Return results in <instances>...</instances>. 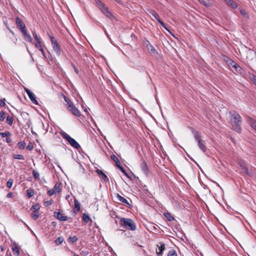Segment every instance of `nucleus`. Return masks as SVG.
I'll return each instance as SVG.
<instances>
[{
	"instance_id": "f257e3e1",
	"label": "nucleus",
	"mask_w": 256,
	"mask_h": 256,
	"mask_svg": "<svg viewBox=\"0 0 256 256\" xmlns=\"http://www.w3.org/2000/svg\"><path fill=\"white\" fill-rule=\"evenodd\" d=\"M231 115L230 121L233 128L237 132L241 131L240 124H242V118L240 114L235 112H230Z\"/></svg>"
},
{
	"instance_id": "f03ea898",
	"label": "nucleus",
	"mask_w": 256,
	"mask_h": 256,
	"mask_svg": "<svg viewBox=\"0 0 256 256\" xmlns=\"http://www.w3.org/2000/svg\"><path fill=\"white\" fill-rule=\"evenodd\" d=\"M120 222L121 224L128 230H134L136 229L134 222L130 218H122Z\"/></svg>"
},
{
	"instance_id": "7ed1b4c3",
	"label": "nucleus",
	"mask_w": 256,
	"mask_h": 256,
	"mask_svg": "<svg viewBox=\"0 0 256 256\" xmlns=\"http://www.w3.org/2000/svg\"><path fill=\"white\" fill-rule=\"evenodd\" d=\"M64 100L66 102L68 111L72 114L79 116L80 114V112L78 109L74 105L73 103L66 97L64 98Z\"/></svg>"
},
{
	"instance_id": "20e7f679",
	"label": "nucleus",
	"mask_w": 256,
	"mask_h": 256,
	"mask_svg": "<svg viewBox=\"0 0 256 256\" xmlns=\"http://www.w3.org/2000/svg\"><path fill=\"white\" fill-rule=\"evenodd\" d=\"M194 138L198 142V145L199 148L204 152L206 150V146L204 144V142L203 140L198 132H194Z\"/></svg>"
},
{
	"instance_id": "39448f33",
	"label": "nucleus",
	"mask_w": 256,
	"mask_h": 256,
	"mask_svg": "<svg viewBox=\"0 0 256 256\" xmlns=\"http://www.w3.org/2000/svg\"><path fill=\"white\" fill-rule=\"evenodd\" d=\"M62 135L64 138H65L72 146L77 149L80 148V144L68 134L66 132H64Z\"/></svg>"
},
{
	"instance_id": "423d86ee",
	"label": "nucleus",
	"mask_w": 256,
	"mask_h": 256,
	"mask_svg": "<svg viewBox=\"0 0 256 256\" xmlns=\"http://www.w3.org/2000/svg\"><path fill=\"white\" fill-rule=\"evenodd\" d=\"M238 163L242 170V173L250 176H251L252 174V172H249L248 169L247 167V164L244 160H238Z\"/></svg>"
},
{
	"instance_id": "0eeeda50",
	"label": "nucleus",
	"mask_w": 256,
	"mask_h": 256,
	"mask_svg": "<svg viewBox=\"0 0 256 256\" xmlns=\"http://www.w3.org/2000/svg\"><path fill=\"white\" fill-rule=\"evenodd\" d=\"M50 39L53 50L58 55L60 54V46L56 40H55L54 37L50 36Z\"/></svg>"
},
{
	"instance_id": "6e6552de",
	"label": "nucleus",
	"mask_w": 256,
	"mask_h": 256,
	"mask_svg": "<svg viewBox=\"0 0 256 256\" xmlns=\"http://www.w3.org/2000/svg\"><path fill=\"white\" fill-rule=\"evenodd\" d=\"M97 4L99 8L102 12L108 17H110L112 16L111 12L109 11L108 8L106 7L102 2H98Z\"/></svg>"
},
{
	"instance_id": "1a4fd4ad",
	"label": "nucleus",
	"mask_w": 256,
	"mask_h": 256,
	"mask_svg": "<svg viewBox=\"0 0 256 256\" xmlns=\"http://www.w3.org/2000/svg\"><path fill=\"white\" fill-rule=\"evenodd\" d=\"M60 191V184L58 183L56 184L52 189L48 191V194L50 196L58 193Z\"/></svg>"
},
{
	"instance_id": "9d476101",
	"label": "nucleus",
	"mask_w": 256,
	"mask_h": 256,
	"mask_svg": "<svg viewBox=\"0 0 256 256\" xmlns=\"http://www.w3.org/2000/svg\"><path fill=\"white\" fill-rule=\"evenodd\" d=\"M24 90H25L26 92L28 95V97H29L30 99V100L34 104H38V102L34 94V93H32L30 90H29L27 88H24Z\"/></svg>"
},
{
	"instance_id": "9b49d317",
	"label": "nucleus",
	"mask_w": 256,
	"mask_h": 256,
	"mask_svg": "<svg viewBox=\"0 0 256 256\" xmlns=\"http://www.w3.org/2000/svg\"><path fill=\"white\" fill-rule=\"evenodd\" d=\"M16 22L17 26L20 28L22 33L24 31H26L25 24L19 18H16Z\"/></svg>"
},
{
	"instance_id": "f8f14e48",
	"label": "nucleus",
	"mask_w": 256,
	"mask_h": 256,
	"mask_svg": "<svg viewBox=\"0 0 256 256\" xmlns=\"http://www.w3.org/2000/svg\"><path fill=\"white\" fill-rule=\"evenodd\" d=\"M165 248V244L163 242H158L157 244V248H156V252L158 255L162 254V252Z\"/></svg>"
},
{
	"instance_id": "ddd939ff",
	"label": "nucleus",
	"mask_w": 256,
	"mask_h": 256,
	"mask_svg": "<svg viewBox=\"0 0 256 256\" xmlns=\"http://www.w3.org/2000/svg\"><path fill=\"white\" fill-rule=\"evenodd\" d=\"M227 62L228 64L231 65L237 72H240L241 70V68L233 61L230 60H228L227 61Z\"/></svg>"
},
{
	"instance_id": "4468645a",
	"label": "nucleus",
	"mask_w": 256,
	"mask_h": 256,
	"mask_svg": "<svg viewBox=\"0 0 256 256\" xmlns=\"http://www.w3.org/2000/svg\"><path fill=\"white\" fill-rule=\"evenodd\" d=\"M55 216L61 221H66L68 218L66 216H63L60 212H54Z\"/></svg>"
},
{
	"instance_id": "2eb2a0df",
	"label": "nucleus",
	"mask_w": 256,
	"mask_h": 256,
	"mask_svg": "<svg viewBox=\"0 0 256 256\" xmlns=\"http://www.w3.org/2000/svg\"><path fill=\"white\" fill-rule=\"evenodd\" d=\"M247 122L256 132V121L250 117H248Z\"/></svg>"
},
{
	"instance_id": "dca6fc26",
	"label": "nucleus",
	"mask_w": 256,
	"mask_h": 256,
	"mask_svg": "<svg viewBox=\"0 0 256 256\" xmlns=\"http://www.w3.org/2000/svg\"><path fill=\"white\" fill-rule=\"evenodd\" d=\"M140 168L145 175H147L148 172V169L146 163L144 162L141 164Z\"/></svg>"
},
{
	"instance_id": "f3484780",
	"label": "nucleus",
	"mask_w": 256,
	"mask_h": 256,
	"mask_svg": "<svg viewBox=\"0 0 256 256\" xmlns=\"http://www.w3.org/2000/svg\"><path fill=\"white\" fill-rule=\"evenodd\" d=\"M22 34L24 36L26 40L29 42H32V38L29 34L26 31H24Z\"/></svg>"
},
{
	"instance_id": "a211bd4d",
	"label": "nucleus",
	"mask_w": 256,
	"mask_h": 256,
	"mask_svg": "<svg viewBox=\"0 0 256 256\" xmlns=\"http://www.w3.org/2000/svg\"><path fill=\"white\" fill-rule=\"evenodd\" d=\"M36 42L35 43L36 47L38 48L39 49V50L42 52L43 56H44V50L43 48H42V46L41 45L40 40V39L38 40H36Z\"/></svg>"
},
{
	"instance_id": "6ab92c4d",
	"label": "nucleus",
	"mask_w": 256,
	"mask_h": 256,
	"mask_svg": "<svg viewBox=\"0 0 256 256\" xmlns=\"http://www.w3.org/2000/svg\"><path fill=\"white\" fill-rule=\"evenodd\" d=\"M226 4L232 8H236L238 6L232 0H224Z\"/></svg>"
},
{
	"instance_id": "aec40b11",
	"label": "nucleus",
	"mask_w": 256,
	"mask_h": 256,
	"mask_svg": "<svg viewBox=\"0 0 256 256\" xmlns=\"http://www.w3.org/2000/svg\"><path fill=\"white\" fill-rule=\"evenodd\" d=\"M96 172L98 176H100L102 179H104V180H106L108 179L106 175L104 173H103L101 170H98Z\"/></svg>"
},
{
	"instance_id": "412c9836",
	"label": "nucleus",
	"mask_w": 256,
	"mask_h": 256,
	"mask_svg": "<svg viewBox=\"0 0 256 256\" xmlns=\"http://www.w3.org/2000/svg\"><path fill=\"white\" fill-rule=\"evenodd\" d=\"M117 198L119 201L124 204H128V200L122 196H120V195L118 194Z\"/></svg>"
},
{
	"instance_id": "4be33fe9",
	"label": "nucleus",
	"mask_w": 256,
	"mask_h": 256,
	"mask_svg": "<svg viewBox=\"0 0 256 256\" xmlns=\"http://www.w3.org/2000/svg\"><path fill=\"white\" fill-rule=\"evenodd\" d=\"M6 123L8 124L11 126L12 124V123H13L14 118H13L12 116H8L6 117Z\"/></svg>"
},
{
	"instance_id": "5701e85b",
	"label": "nucleus",
	"mask_w": 256,
	"mask_h": 256,
	"mask_svg": "<svg viewBox=\"0 0 256 256\" xmlns=\"http://www.w3.org/2000/svg\"><path fill=\"white\" fill-rule=\"evenodd\" d=\"M78 238L76 236H70L68 239V241L70 243L73 244L76 241H77Z\"/></svg>"
},
{
	"instance_id": "b1692460",
	"label": "nucleus",
	"mask_w": 256,
	"mask_h": 256,
	"mask_svg": "<svg viewBox=\"0 0 256 256\" xmlns=\"http://www.w3.org/2000/svg\"><path fill=\"white\" fill-rule=\"evenodd\" d=\"M164 216L169 221H172L174 220V218L169 212L164 213Z\"/></svg>"
},
{
	"instance_id": "393cba45",
	"label": "nucleus",
	"mask_w": 256,
	"mask_h": 256,
	"mask_svg": "<svg viewBox=\"0 0 256 256\" xmlns=\"http://www.w3.org/2000/svg\"><path fill=\"white\" fill-rule=\"evenodd\" d=\"M31 216L32 218L36 220L39 216L38 212L36 210H34Z\"/></svg>"
},
{
	"instance_id": "a878e982",
	"label": "nucleus",
	"mask_w": 256,
	"mask_h": 256,
	"mask_svg": "<svg viewBox=\"0 0 256 256\" xmlns=\"http://www.w3.org/2000/svg\"><path fill=\"white\" fill-rule=\"evenodd\" d=\"M147 48L148 52L150 53H154V52H155V49L154 47L150 44L147 45Z\"/></svg>"
},
{
	"instance_id": "bb28decb",
	"label": "nucleus",
	"mask_w": 256,
	"mask_h": 256,
	"mask_svg": "<svg viewBox=\"0 0 256 256\" xmlns=\"http://www.w3.org/2000/svg\"><path fill=\"white\" fill-rule=\"evenodd\" d=\"M202 4L206 6H209L210 3L209 0H198Z\"/></svg>"
},
{
	"instance_id": "cd10ccee",
	"label": "nucleus",
	"mask_w": 256,
	"mask_h": 256,
	"mask_svg": "<svg viewBox=\"0 0 256 256\" xmlns=\"http://www.w3.org/2000/svg\"><path fill=\"white\" fill-rule=\"evenodd\" d=\"M150 14L158 21V20H160V16L156 12L152 11Z\"/></svg>"
},
{
	"instance_id": "c85d7f7f",
	"label": "nucleus",
	"mask_w": 256,
	"mask_h": 256,
	"mask_svg": "<svg viewBox=\"0 0 256 256\" xmlns=\"http://www.w3.org/2000/svg\"><path fill=\"white\" fill-rule=\"evenodd\" d=\"M13 182L14 181L12 179L10 178L6 183L7 187L8 188H10L12 186Z\"/></svg>"
},
{
	"instance_id": "c756f323",
	"label": "nucleus",
	"mask_w": 256,
	"mask_h": 256,
	"mask_svg": "<svg viewBox=\"0 0 256 256\" xmlns=\"http://www.w3.org/2000/svg\"><path fill=\"white\" fill-rule=\"evenodd\" d=\"M6 118L5 112L2 111L0 112V120L3 121Z\"/></svg>"
},
{
	"instance_id": "7c9ffc66",
	"label": "nucleus",
	"mask_w": 256,
	"mask_h": 256,
	"mask_svg": "<svg viewBox=\"0 0 256 256\" xmlns=\"http://www.w3.org/2000/svg\"><path fill=\"white\" fill-rule=\"evenodd\" d=\"M63 241H64L63 238L58 237V238H57L55 242L57 244H62Z\"/></svg>"
},
{
	"instance_id": "2f4dec72",
	"label": "nucleus",
	"mask_w": 256,
	"mask_h": 256,
	"mask_svg": "<svg viewBox=\"0 0 256 256\" xmlns=\"http://www.w3.org/2000/svg\"><path fill=\"white\" fill-rule=\"evenodd\" d=\"M0 136L2 137H6L10 136V133L9 132H0Z\"/></svg>"
},
{
	"instance_id": "473e14b6",
	"label": "nucleus",
	"mask_w": 256,
	"mask_h": 256,
	"mask_svg": "<svg viewBox=\"0 0 256 256\" xmlns=\"http://www.w3.org/2000/svg\"><path fill=\"white\" fill-rule=\"evenodd\" d=\"M32 175L35 179L38 178L40 176V174H39L38 172L37 171H36V170H33Z\"/></svg>"
},
{
	"instance_id": "72a5a7b5",
	"label": "nucleus",
	"mask_w": 256,
	"mask_h": 256,
	"mask_svg": "<svg viewBox=\"0 0 256 256\" xmlns=\"http://www.w3.org/2000/svg\"><path fill=\"white\" fill-rule=\"evenodd\" d=\"M74 208L78 210H80V204L76 200H75V202H74Z\"/></svg>"
},
{
	"instance_id": "f704fd0d",
	"label": "nucleus",
	"mask_w": 256,
	"mask_h": 256,
	"mask_svg": "<svg viewBox=\"0 0 256 256\" xmlns=\"http://www.w3.org/2000/svg\"><path fill=\"white\" fill-rule=\"evenodd\" d=\"M83 220H84V222H88L90 220V218L88 214H83Z\"/></svg>"
},
{
	"instance_id": "c9c22d12",
	"label": "nucleus",
	"mask_w": 256,
	"mask_h": 256,
	"mask_svg": "<svg viewBox=\"0 0 256 256\" xmlns=\"http://www.w3.org/2000/svg\"><path fill=\"white\" fill-rule=\"evenodd\" d=\"M168 256H177V254L175 250H171L168 252Z\"/></svg>"
},
{
	"instance_id": "e433bc0d",
	"label": "nucleus",
	"mask_w": 256,
	"mask_h": 256,
	"mask_svg": "<svg viewBox=\"0 0 256 256\" xmlns=\"http://www.w3.org/2000/svg\"><path fill=\"white\" fill-rule=\"evenodd\" d=\"M240 12L241 14L242 15L244 18H248V14H247V12H246V11L245 10H241Z\"/></svg>"
},
{
	"instance_id": "4c0bfd02",
	"label": "nucleus",
	"mask_w": 256,
	"mask_h": 256,
	"mask_svg": "<svg viewBox=\"0 0 256 256\" xmlns=\"http://www.w3.org/2000/svg\"><path fill=\"white\" fill-rule=\"evenodd\" d=\"M8 28L10 32L12 34V37L11 38L12 40L14 41V43H16V41L17 40V39L15 38L14 35V33L12 31L10 30V28Z\"/></svg>"
},
{
	"instance_id": "58836bf2",
	"label": "nucleus",
	"mask_w": 256,
	"mask_h": 256,
	"mask_svg": "<svg viewBox=\"0 0 256 256\" xmlns=\"http://www.w3.org/2000/svg\"><path fill=\"white\" fill-rule=\"evenodd\" d=\"M26 194H27V195L28 196L29 198H30V197H32V196H33L34 192L33 191L28 190L26 191Z\"/></svg>"
},
{
	"instance_id": "ea45409f",
	"label": "nucleus",
	"mask_w": 256,
	"mask_h": 256,
	"mask_svg": "<svg viewBox=\"0 0 256 256\" xmlns=\"http://www.w3.org/2000/svg\"><path fill=\"white\" fill-rule=\"evenodd\" d=\"M14 158L16 159H18V160H23L24 159V156L21 154H16L14 156Z\"/></svg>"
},
{
	"instance_id": "a19ab883",
	"label": "nucleus",
	"mask_w": 256,
	"mask_h": 256,
	"mask_svg": "<svg viewBox=\"0 0 256 256\" xmlns=\"http://www.w3.org/2000/svg\"><path fill=\"white\" fill-rule=\"evenodd\" d=\"M40 208V206H38V205H34L33 206L32 208H31V210H36L38 211V210Z\"/></svg>"
},
{
	"instance_id": "79ce46f5",
	"label": "nucleus",
	"mask_w": 256,
	"mask_h": 256,
	"mask_svg": "<svg viewBox=\"0 0 256 256\" xmlns=\"http://www.w3.org/2000/svg\"><path fill=\"white\" fill-rule=\"evenodd\" d=\"M18 144L20 148H24L25 146V144L22 142H19Z\"/></svg>"
},
{
	"instance_id": "37998d69",
	"label": "nucleus",
	"mask_w": 256,
	"mask_h": 256,
	"mask_svg": "<svg viewBox=\"0 0 256 256\" xmlns=\"http://www.w3.org/2000/svg\"><path fill=\"white\" fill-rule=\"evenodd\" d=\"M32 35H33V36L34 37L35 40H38L40 39V38L37 35V34H36V32H32Z\"/></svg>"
},
{
	"instance_id": "c03bdc74",
	"label": "nucleus",
	"mask_w": 256,
	"mask_h": 256,
	"mask_svg": "<svg viewBox=\"0 0 256 256\" xmlns=\"http://www.w3.org/2000/svg\"><path fill=\"white\" fill-rule=\"evenodd\" d=\"M250 79L252 82L256 85V76L252 75L250 76Z\"/></svg>"
},
{
	"instance_id": "a18cd8bd",
	"label": "nucleus",
	"mask_w": 256,
	"mask_h": 256,
	"mask_svg": "<svg viewBox=\"0 0 256 256\" xmlns=\"http://www.w3.org/2000/svg\"><path fill=\"white\" fill-rule=\"evenodd\" d=\"M111 158L116 163L120 162L118 159L114 155L112 156Z\"/></svg>"
},
{
	"instance_id": "49530a36",
	"label": "nucleus",
	"mask_w": 256,
	"mask_h": 256,
	"mask_svg": "<svg viewBox=\"0 0 256 256\" xmlns=\"http://www.w3.org/2000/svg\"><path fill=\"white\" fill-rule=\"evenodd\" d=\"M6 104L5 99L0 100V106H4Z\"/></svg>"
},
{
	"instance_id": "de8ad7c7",
	"label": "nucleus",
	"mask_w": 256,
	"mask_h": 256,
	"mask_svg": "<svg viewBox=\"0 0 256 256\" xmlns=\"http://www.w3.org/2000/svg\"><path fill=\"white\" fill-rule=\"evenodd\" d=\"M164 28L166 30H168L165 24L160 20H158V21Z\"/></svg>"
},
{
	"instance_id": "09e8293b",
	"label": "nucleus",
	"mask_w": 256,
	"mask_h": 256,
	"mask_svg": "<svg viewBox=\"0 0 256 256\" xmlns=\"http://www.w3.org/2000/svg\"><path fill=\"white\" fill-rule=\"evenodd\" d=\"M52 200H48L45 202V204L46 206H49L51 205L52 204Z\"/></svg>"
},
{
	"instance_id": "8fccbe9b",
	"label": "nucleus",
	"mask_w": 256,
	"mask_h": 256,
	"mask_svg": "<svg viewBox=\"0 0 256 256\" xmlns=\"http://www.w3.org/2000/svg\"><path fill=\"white\" fill-rule=\"evenodd\" d=\"M13 251L14 252H15L17 255L18 254L19 252L18 250L16 247H15L14 248H13Z\"/></svg>"
},
{
	"instance_id": "3c124183",
	"label": "nucleus",
	"mask_w": 256,
	"mask_h": 256,
	"mask_svg": "<svg viewBox=\"0 0 256 256\" xmlns=\"http://www.w3.org/2000/svg\"><path fill=\"white\" fill-rule=\"evenodd\" d=\"M14 196V194L12 192H9L7 195H6V197L8 198H12Z\"/></svg>"
},
{
	"instance_id": "603ef678",
	"label": "nucleus",
	"mask_w": 256,
	"mask_h": 256,
	"mask_svg": "<svg viewBox=\"0 0 256 256\" xmlns=\"http://www.w3.org/2000/svg\"><path fill=\"white\" fill-rule=\"evenodd\" d=\"M6 142L8 143H10L12 142V139L10 138H6Z\"/></svg>"
},
{
	"instance_id": "864d4df0",
	"label": "nucleus",
	"mask_w": 256,
	"mask_h": 256,
	"mask_svg": "<svg viewBox=\"0 0 256 256\" xmlns=\"http://www.w3.org/2000/svg\"><path fill=\"white\" fill-rule=\"evenodd\" d=\"M74 66V70L76 74H78V69L74 66Z\"/></svg>"
},
{
	"instance_id": "5fc2aeb1",
	"label": "nucleus",
	"mask_w": 256,
	"mask_h": 256,
	"mask_svg": "<svg viewBox=\"0 0 256 256\" xmlns=\"http://www.w3.org/2000/svg\"><path fill=\"white\" fill-rule=\"evenodd\" d=\"M82 254L86 256V255H87L88 254V252H84V251H82Z\"/></svg>"
},
{
	"instance_id": "6e6d98bb",
	"label": "nucleus",
	"mask_w": 256,
	"mask_h": 256,
	"mask_svg": "<svg viewBox=\"0 0 256 256\" xmlns=\"http://www.w3.org/2000/svg\"><path fill=\"white\" fill-rule=\"evenodd\" d=\"M72 252L74 254L72 256H79L78 254L74 253L73 252Z\"/></svg>"
},
{
	"instance_id": "4d7b16f0",
	"label": "nucleus",
	"mask_w": 256,
	"mask_h": 256,
	"mask_svg": "<svg viewBox=\"0 0 256 256\" xmlns=\"http://www.w3.org/2000/svg\"><path fill=\"white\" fill-rule=\"evenodd\" d=\"M120 168L124 173H125V171L122 168L120 167Z\"/></svg>"
},
{
	"instance_id": "13d9d810",
	"label": "nucleus",
	"mask_w": 256,
	"mask_h": 256,
	"mask_svg": "<svg viewBox=\"0 0 256 256\" xmlns=\"http://www.w3.org/2000/svg\"><path fill=\"white\" fill-rule=\"evenodd\" d=\"M28 148L30 150L32 149V146H28Z\"/></svg>"
},
{
	"instance_id": "bf43d9fd",
	"label": "nucleus",
	"mask_w": 256,
	"mask_h": 256,
	"mask_svg": "<svg viewBox=\"0 0 256 256\" xmlns=\"http://www.w3.org/2000/svg\"><path fill=\"white\" fill-rule=\"evenodd\" d=\"M116 2H120V0H115Z\"/></svg>"
},
{
	"instance_id": "052dcab7",
	"label": "nucleus",
	"mask_w": 256,
	"mask_h": 256,
	"mask_svg": "<svg viewBox=\"0 0 256 256\" xmlns=\"http://www.w3.org/2000/svg\"><path fill=\"white\" fill-rule=\"evenodd\" d=\"M68 197H69V196H67L66 197V198L67 199L68 198Z\"/></svg>"
},
{
	"instance_id": "680f3d73",
	"label": "nucleus",
	"mask_w": 256,
	"mask_h": 256,
	"mask_svg": "<svg viewBox=\"0 0 256 256\" xmlns=\"http://www.w3.org/2000/svg\"><path fill=\"white\" fill-rule=\"evenodd\" d=\"M105 34H106V35L108 34H107V32H106V31H105Z\"/></svg>"
}]
</instances>
